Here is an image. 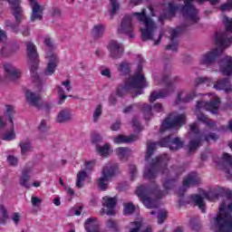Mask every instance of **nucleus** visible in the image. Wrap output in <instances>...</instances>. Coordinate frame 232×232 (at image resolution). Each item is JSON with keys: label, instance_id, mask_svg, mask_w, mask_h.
I'll return each mask as SVG.
<instances>
[{"label": "nucleus", "instance_id": "obj_1", "mask_svg": "<svg viewBox=\"0 0 232 232\" xmlns=\"http://www.w3.org/2000/svg\"><path fill=\"white\" fill-rule=\"evenodd\" d=\"M218 106H220V98H215L209 102H197L195 115L198 121H199V122H203V124H206V126L210 128V130L217 128V122L206 116V114L200 111V110H206V111H210V113H213V115H218Z\"/></svg>", "mask_w": 232, "mask_h": 232}, {"label": "nucleus", "instance_id": "obj_2", "mask_svg": "<svg viewBox=\"0 0 232 232\" xmlns=\"http://www.w3.org/2000/svg\"><path fill=\"white\" fill-rule=\"evenodd\" d=\"M164 193H166V191L160 190L157 184H153L152 187L140 185L136 188L138 198H140V202H142L148 209H155V208H158L157 200L151 198V197L154 196L155 198H162Z\"/></svg>", "mask_w": 232, "mask_h": 232}, {"label": "nucleus", "instance_id": "obj_3", "mask_svg": "<svg viewBox=\"0 0 232 232\" xmlns=\"http://www.w3.org/2000/svg\"><path fill=\"white\" fill-rule=\"evenodd\" d=\"M168 162H169V155L162 154L152 160L148 169L144 170L143 177L148 180H153L157 178L159 171H168Z\"/></svg>", "mask_w": 232, "mask_h": 232}, {"label": "nucleus", "instance_id": "obj_4", "mask_svg": "<svg viewBox=\"0 0 232 232\" xmlns=\"http://www.w3.org/2000/svg\"><path fill=\"white\" fill-rule=\"evenodd\" d=\"M179 82H180V77L175 76L173 78H169V74H165L160 82V84L165 85V89L160 92H152L150 96V102H155L158 99H164L169 95H171V93L175 92L173 84H177Z\"/></svg>", "mask_w": 232, "mask_h": 232}, {"label": "nucleus", "instance_id": "obj_5", "mask_svg": "<svg viewBox=\"0 0 232 232\" xmlns=\"http://www.w3.org/2000/svg\"><path fill=\"white\" fill-rule=\"evenodd\" d=\"M140 23H143L145 28L140 29L142 41H153L155 34V22L146 14V9H142L140 13H133Z\"/></svg>", "mask_w": 232, "mask_h": 232}, {"label": "nucleus", "instance_id": "obj_6", "mask_svg": "<svg viewBox=\"0 0 232 232\" xmlns=\"http://www.w3.org/2000/svg\"><path fill=\"white\" fill-rule=\"evenodd\" d=\"M217 232H232V215L226 211V203L222 202L219 207V213L214 218Z\"/></svg>", "mask_w": 232, "mask_h": 232}, {"label": "nucleus", "instance_id": "obj_7", "mask_svg": "<svg viewBox=\"0 0 232 232\" xmlns=\"http://www.w3.org/2000/svg\"><path fill=\"white\" fill-rule=\"evenodd\" d=\"M27 46V57L31 63L30 72L33 82H41L37 70L39 69V53H37V48L32 42L26 43Z\"/></svg>", "mask_w": 232, "mask_h": 232}, {"label": "nucleus", "instance_id": "obj_8", "mask_svg": "<svg viewBox=\"0 0 232 232\" xmlns=\"http://www.w3.org/2000/svg\"><path fill=\"white\" fill-rule=\"evenodd\" d=\"M184 121H186V115H174L170 113L161 123L160 132L164 133L168 130H173V128H177L178 126H184Z\"/></svg>", "mask_w": 232, "mask_h": 232}, {"label": "nucleus", "instance_id": "obj_9", "mask_svg": "<svg viewBox=\"0 0 232 232\" xmlns=\"http://www.w3.org/2000/svg\"><path fill=\"white\" fill-rule=\"evenodd\" d=\"M190 131L188 132L189 135H193L194 140H189L188 148V153H193L197 151L202 143V133L200 132V129L197 123H192L189 125Z\"/></svg>", "mask_w": 232, "mask_h": 232}, {"label": "nucleus", "instance_id": "obj_10", "mask_svg": "<svg viewBox=\"0 0 232 232\" xmlns=\"http://www.w3.org/2000/svg\"><path fill=\"white\" fill-rule=\"evenodd\" d=\"M158 144L161 148H169L170 151H179L184 148V140L179 137L173 138L171 135L162 138Z\"/></svg>", "mask_w": 232, "mask_h": 232}, {"label": "nucleus", "instance_id": "obj_11", "mask_svg": "<svg viewBox=\"0 0 232 232\" xmlns=\"http://www.w3.org/2000/svg\"><path fill=\"white\" fill-rule=\"evenodd\" d=\"M186 30V25H179L172 30L170 34V43L166 45L165 50H171L172 52H177L179 50V41L177 37L182 34Z\"/></svg>", "mask_w": 232, "mask_h": 232}, {"label": "nucleus", "instance_id": "obj_12", "mask_svg": "<svg viewBox=\"0 0 232 232\" xmlns=\"http://www.w3.org/2000/svg\"><path fill=\"white\" fill-rule=\"evenodd\" d=\"M6 113L8 117V121L11 125L10 131L1 136L2 140H14L15 139V132L14 131V106L7 105L6 106Z\"/></svg>", "mask_w": 232, "mask_h": 232}, {"label": "nucleus", "instance_id": "obj_13", "mask_svg": "<svg viewBox=\"0 0 232 232\" xmlns=\"http://www.w3.org/2000/svg\"><path fill=\"white\" fill-rule=\"evenodd\" d=\"M127 86L131 90V88H139L140 90H143L146 88V78L144 74L134 73L133 76H130L127 81Z\"/></svg>", "mask_w": 232, "mask_h": 232}, {"label": "nucleus", "instance_id": "obj_14", "mask_svg": "<svg viewBox=\"0 0 232 232\" xmlns=\"http://www.w3.org/2000/svg\"><path fill=\"white\" fill-rule=\"evenodd\" d=\"M107 48L112 59H121L124 53V47L116 40H111Z\"/></svg>", "mask_w": 232, "mask_h": 232}, {"label": "nucleus", "instance_id": "obj_15", "mask_svg": "<svg viewBox=\"0 0 232 232\" xmlns=\"http://www.w3.org/2000/svg\"><path fill=\"white\" fill-rule=\"evenodd\" d=\"M119 34H127L130 39L135 37L133 34V24H131V16L125 15L121 21V28L118 29Z\"/></svg>", "mask_w": 232, "mask_h": 232}, {"label": "nucleus", "instance_id": "obj_16", "mask_svg": "<svg viewBox=\"0 0 232 232\" xmlns=\"http://www.w3.org/2000/svg\"><path fill=\"white\" fill-rule=\"evenodd\" d=\"M119 173V164L117 163H107L102 171V177L108 180H111L113 177H117Z\"/></svg>", "mask_w": 232, "mask_h": 232}, {"label": "nucleus", "instance_id": "obj_17", "mask_svg": "<svg viewBox=\"0 0 232 232\" xmlns=\"http://www.w3.org/2000/svg\"><path fill=\"white\" fill-rule=\"evenodd\" d=\"M45 58L49 59V62L44 71V75L46 76L53 75L59 64V57H57V54L52 53L50 55H46Z\"/></svg>", "mask_w": 232, "mask_h": 232}, {"label": "nucleus", "instance_id": "obj_18", "mask_svg": "<svg viewBox=\"0 0 232 232\" xmlns=\"http://www.w3.org/2000/svg\"><path fill=\"white\" fill-rule=\"evenodd\" d=\"M4 70L5 72V77L10 81H17V79H21V75H23L21 70L12 65V63L4 64Z\"/></svg>", "mask_w": 232, "mask_h": 232}, {"label": "nucleus", "instance_id": "obj_19", "mask_svg": "<svg viewBox=\"0 0 232 232\" xmlns=\"http://www.w3.org/2000/svg\"><path fill=\"white\" fill-rule=\"evenodd\" d=\"M219 71L222 75L229 77L232 75V56H226L218 62Z\"/></svg>", "mask_w": 232, "mask_h": 232}, {"label": "nucleus", "instance_id": "obj_20", "mask_svg": "<svg viewBox=\"0 0 232 232\" xmlns=\"http://www.w3.org/2000/svg\"><path fill=\"white\" fill-rule=\"evenodd\" d=\"M29 5L32 7V23L43 20V7L37 3V0H29Z\"/></svg>", "mask_w": 232, "mask_h": 232}, {"label": "nucleus", "instance_id": "obj_21", "mask_svg": "<svg viewBox=\"0 0 232 232\" xmlns=\"http://www.w3.org/2000/svg\"><path fill=\"white\" fill-rule=\"evenodd\" d=\"M102 207L107 208L106 215L111 217L115 215V206H117V198H110V196H105L102 198Z\"/></svg>", "mask_w": 232, "mask_h": 232}, {"label": "nucleus", "instance_id": "obj_22", "mask_svg": "<svg viewBox=\"0 0 232 232\" xmlns=\"http://www.w3.org/2000/svg\"><path fill=\"white\" fill-rule=\"evenodd\" d=\"M219 55L220 52L218 51V49H212L210 52H208L202 56L200 63L201 64H206L207 66H209V64H213V62L218 59Z\"/></svg>", "mask_w": 232, "mask_h": 232}, {"label": "nucleus", "instance_id": "obj_23", "mask_svg": "<svg viewBox=\"0 0 232 232\" xmlns=\"http://www.w3.org/2000/svg\"><path fill=\"white\" fill-rule=\"evenodd\" d=\"M199 182H200V178H198V174H197V172H190L183 179V188H189L191 186H198Z\"/></svg>", "mask_w": 232, "mask_h": 232}, {"label": "nucleus", "instance_id": "obj_24", "mask_svg": "<svg viewBox=\"0 0 232 232\" xmlns=\"http://www.w3.org/2000/svg\"><path fill=\"white\" fill-rule=\"evenodd\" d=\"M186 171V169L184 167H179V170L176 174V177L174 179H167L163 183V188L165 191H169L172 188H175V184H177V180H179V177L182 175Z\"/></svg>", "mask_w": 232, "mask_h": 232}, {"label": "nucleus", "instance_id": "obj_25", "mask_svg": "<svg viewBox=\"0 0 232 232\" xmlns=\"http://www.w3.org/2000/svg\"><path fill=\"white\" fill-rule=\"evenodd\" d=\"M214 88L216 90H224L226 93H229V92H232L231 82L229 81V78H223L218 80L216 82V84L214 85Z\"/></svg>", "mask_w": 232, "mask_h": 232}, {"label": "nucleus", "instance_id": "obj_26", "mask_svg": "<svg viewBox=\"0 0 232 232\" xmlns=\"http://www.w3.org/2000/svg\"><path fill=\"white\" fill-rule=\"evenodd\" d=\"M84 228L87 232H99V221L97 218H89L84 223Z\"/></svg>", "mask_w": 232, "mask_h": 232}, {"label": "nucleus", "instance_id": "obj_27", "mask_svg": "<svg viewBox=\"0 0 232 232\" xmlns=\"http://www.w3.org/2000/svg\"><path fill=\"white\" fill-rule=\"evenodd\" d=\"M25 98L27 102L35 108H39L41 105L39 102L41 101V95L36 94L35 92H32L31 91H26Z\"/></svg>", "mask_w": 232, "mask_h": 232}, {"label": "nucleus", "instance_id": "obj_28", "mask_svg": "<svg viewBox=\"0 0 232 232\" xmlns=\"http://www.w3.org/2000/svg\"><path fill=\"white\" fill-rule=\"evenodd\" d=\"M135 140H139V136L135 134H130V136L121 134L114 138L115 144L135 142Z\"/></svg>", "mask_w": 232, "mask_h": 232}, {"label": "nucleus", "instance_id": "obj_29", "mask_svg": "<svg viewBox=\"0 0 232 232\" xmlns=\"http://www.w3.org/2000/svg\"><path fill=\"white\" fill-rule=\"evenodd\" d=\"M32 171L31 168H25L22 170V177L20 178V185L26 189H30V184H28V180H30V172Z\"/></svg>", "mask_w": 232, "mask_h": 232}, {"label": "nucleus", "instance_id": "obj_30", "mask_svg": "<svg viewBox=\"0 0 232 232\" xmlns=\"http://www.w3.org/2000/svg\"><path fill=\"white\" fill-rule=\"evenodd\" d=\"M182 93H184V92H178L176 98V104H180V102H191V101H193V99L197 97V93H195V92L188 93L187 96L184 98H182Z\"/></svg>", "mask_w": 232, "mask_h": 232}, {"label": "nucleus", "instance_id": "obj_31", "mask_svg": "<svg viewBox=\"0 0 232 232\" xmlns=\"http://www.w3.org/2000/svg\"><path fill=\"white\" fill-rule=\"evenodd\" d=\"M106 30V27L102 24H99L93 26L92 30V37L94 39H101L104 35V32Z\"/></svg>", "mask_w": 232, "mask_h": 232}, {"label": "nucleus", "instance_id": "obj_32", "mask_svg": "<svg viewBox=\"0 0 232 232\" xmlns=\"http://www.w3.org/2000/svg\"><path fill=\"white\" fill-rule=\"evenodd\" d=\"M131 150L126 147H120L116 149V155L121 160H128V157Z\"/></svg>", "mask_w": 232, "mask_h": 232}, {"label": "nucleus", "instance_id": "obj_33", "mask_svg": "<svg viewBox=\"0 0 232 232\" xmlns=\"http://www.w3.org/2000/svg\"><path fill=\"white\" fill-rule=\"evenodd\" d=\"M192 200L195 203V206H198L201 209L202 213H206V204L204 203V198L199 194L192 195Z\"/></svg>", "mask_w": 232, "mask_h": 232}, {"label": "nucleus", "instance_id": "obj_34", "mask_svg": "<svg viewBox=\"0 0 232 232\" xmlns=\"http://www.w3.org/2000/svg\"><path fill=\"white\" fill-rule=\"evenodd\" d=\"M151 110H153V107H151V105L146 103L142 105L141 111L144 115L145 121H150L153 117Z\"/></svg>", "mask_w": 232, "mask_h": 232}, {"label": "nucleus", "instance_id": "obj_35", "mask_svg": "<svg viewBox=\"0 0 232 232\" xmlns=\"http://www.w3.org/2000/svg\"><path fill=\"white\" fill-rule=\"evenodd\" d=\"M71 115H70V111L69 110H63L61 111L58 113V116L56 118V122H66L67 121H70Z\"/></svg>", "mask_w": 232, "mask_h": 232}, {"label": "nucleus", "instance_id": "obj_36", "mask_svg": "<svg viewBox=\"0 0 232 232\" xmlns=\"http://www.w3.org/2000/svg\"><path fill=\"white\" fill-rule=\"evenodd\" d=\"M96 150L102 157H108L111 147L110 146V143H106L104 146H97Z\"/></svg>", "mask_w": 232, "mask_h": 232}, {"label": "nucleus", "instance_id": "obj_37", "mask_svg": "<svg viewBox=\"0 0 232 232\" xmlns=\"http://www.w3.org/2000/svg\"><path fill=\"white\" fill-rule=\"evenodd\" d=\"M155 148H157V144L155 142H147V153L145 156V160H150V159H151L155 151Z\"/></svg>", "mask_w": 232, "mask_h": 232}, {"label": "nucleus", "instance_id": "obj_38", "mask_svg": "<svg viewBox=\"0 0 232 232\" xmlns=\"http://www.w3.org/2000/svg\"><path fill=\"white\" fill-rule=\"evenodd\" d=\"M86 177H88V173H86V170H80L77 174V181H76V188H82V182L86 179Z\"/></svg>", "mask_w": 232, "mask_h": 232}, {"label": "nucleus", "instance_id": "obj_39", "mask_svg": "<svg viewBox=\"0 0 232 232\" xmlns=\"http://www.w3.org/2000/svg\"><path fill=\"white\" fill-rule=\"evenodd\" d=\"M169 6V17H175L177 15V12L180 10V6L179 5H175L172 2L168 4Z\"/></svg>", "mask_w": 232, "mask_h": 232}, {"label": "nucleus", "instance_id": "obj_40", "mask_svg": "<svg viewBox=\"0 0 232 232\" xmlns=\"http://www.w3.org/2000/svg\"><path fill=\"white\" fill-rule=\"evenodd\" d=\"M20 148H21V154L24 155V154L28 153V151H31L32 143L28 140L26 141H21Z\"/></svg>", "mask_w": 232, "mask_h": 232}, {"label": "nucleus", "instance_id": "obj_41", "mask_svg": "<svg viewBox=\"0 0 232 232\" xmlns=\"http://www.w3.org/2000/svg\"><path fill=\"white\" fill-rule=\"evenodd\" d=\"M118 72H120L121 75H128L130 73V63L121 62L118 66Z\"/></svg>", "mask_w": 232, "mask_h": 232}, {"label": "nucleus", "instance_id": "obj_42", "mask_svg": "<svg viewBox=\"0 0 232 232\" xmlns=\"http://www.w3.org/2000/svg\"><path fill=\"white\" fill-rule=\"evenodd\" d=\"M108 180L110 179H108L107 178H104V176L99 179L98 188L99 189H101V191H106V189H108Z\"/></svg>", "mask_w": 232, "mask_h": 232}, {"label": "nucleus", "instance_id": "obj_43", "mask_svg": "<svg viewBox=\"0 0 232 232\" xmlns=\"http://www.w3.org/2000/svg\"><path fill=\"white\" fill-rule=\"evenodd\" d=\"M130 86H128V82H126L124 85H120L118 86L117 90H116V94L118 95V97H123L124 93L126 92H129Z\"/></svg>", "mask_w": 232, "mask_h": 232}, {"label": "nucleus", "instance_id": "obj_44", "mask_svg": "<svg viewBox=\"0 0 232 232\" xmlns=\"http://www.w3.org/2000/svg\"><path fill=\"white\" fill-rule=\"evenodd\" d=\"M135 213V205L133 203H124L123 215H132Z\"/></svg>", "mask_w": 232, "mask_h": 232}, {"label": "nucleus", "instance_id": "obj_45", "mask_svg": "<svg viewBox=\"0 0 232 232\" xmlns=\"http://www.w3.org/2000/svg\"><path fill=\"white\" fill-rule=\"evenodd\" d=\"M57 90L59 95L58 104H63L64 101L68 99V95L64 94V90L59 85L57 86Z\"/></svg>", "mask_w": 232, "mask_h": 232}, {"label": "nucleus", "instance_id": "obj_46", "mask_svg": "<svg viewBox=\"0 0 232 232\" xmlns=\"http://www.w3.org/2000/svg\"><path fill=\"white\" fill-rule=\"evenodd\" d=\"M204 140H205V142H208V144H209V142H211V140L213 142H217V140H218V134H217L215 132H210L204 136Z\"/></svg>", "mask_w": 232, "mask_h": 232}, {"label": "nucleus", "instance_id": "obj_47", "mask_svg": "<svg viewBox=\"0 0 232 232\" xmlns=\"http://www.w3.org/2000/svg\"><path fill=\"white\" fill-rule=\"evenodd\" d=\"M223 24L225 25L226 32H230V34H232V18L224 16Z\"/></svg>", "mask_w": 232, "mask_h": 232}, {"label": "nucleus", "instance_id": "obj_48", "mask_svg": "<svg viewBox=\"0 0 232 232\" xmlns=\"http://www.w3.org/2000/svg\"><path fill=\"white\" fill-rule=\"evenodd\" d=\"M167 218H168L167 210H160L158 212V224H164Z\"/></svg>", "mask_w": 232, "mask_h": 232}, {"label": "nucleus", "instance_id": "obj_49", "mask_svg": "<svg viewBox=\"0 0 232 232\" xmlns=\"http://www.w3.org/2000/svg\"><path fill=\"white\" fill-rule=\"evenodd\" d=\"M131 228L130 232H140L142 227V221L130 222Z\"/></svg>", "mask_w": 232, "mask_h": 232}, {"label": "nucleus", "instance_id": "obj_50", "mask_svg": "<svg viewBox=\"0 0 232 232\" xmlns=\"http://www.w3.org/2000/svg\"><path fill=\"white\" fill-rule=\"evenodd\" d=\"M189 224L193 231H200V221L198 218H191Z\"/></svg>", "mask_w": 232, "mask_h": 232}, {"label": "nucleus", "instance_id": "obj_51", "mask_svg": "<svg viewBox=\"0 0 232 232\" xmlns=\"http://www.w3.org/2000/svg\"><path fill=\"white\" fill-rule=\"evenodd\" d=\"M111 15H115L119 8H121V4H119V0H111Z\"/></svg>", "mask_w": 232, "mask_h": 232}, {"label": "nucleus", "instance_id": "obj_52", "mask_svg": "<svg viewBox=\"0 0 232 232\" xmlns=\"http://www.w3.org/2000/svg\"><path fill=\"white\" fill-rule=\"evenodd\" d=\"M101 115H102V105L99 104L93 113V122H97L101 117Z\"/></svg>", "mask_w": 232, "mask_h": 232}, {"label": "nucleus", "instance_id": "obj_53", "mask_svg": "<svg viewBox=\"0 0 232 232\" xmlns=\"http://www.w3.org/2000/svg\"><path fill=\"white\" fill-rule=\"evenodd\" d=\"M218 193H213V192H204L203 197L204 198H207V200H215L218 198Z\"/></svg>", "mask_w": 232, "mask_h": 232}, {"label": "nucleus", "instance_id": "obj_54", "mask_svg": "<svg viewBox=\"0 0 232 232\" xmlns=\"http://www.w3.org/2000/svg\"><path fill=\"white\" fill-rule=\"evenodd\" d=\"M231 2H227L226 4H223L220 5L221 12H231L232 10V0Z\"/></svg>", "mask_w": 232, "mask_h": 232}, {"label": "nucleus", "instance_id": "obj_55", "mask_svg": "<svg viewBox=\"0 0 232 232\" xmlns=\"http://www.w3.org/2000/svg\"><path fill=\"white\" fill-rule=\"evenodd\" d=\"M135 108H140V105L138 103L130 104L123 109V113H131Z\"/></svg>", "mask_w": 232, "mask_h": 232}, {"label": "nucleus", "instance_id": "obj_56", "mask_svg": "<svg viewBox=\"0 0 232 232\" xmlns=\"http://www.w3.org/2000/svg\"><path fill=\"white\" fill-rule=\"evenodd\" d=\"M129 171L130 175V180H135V175H137V167L135 165H130Z\"/></svg>", "mask_w": 232, "mask_h": 232}, {"label": "nucleus", "instance_id": "obj_57", "mask_svg": "<svg viewBox=\"0 0 232 232\" xmlns=\"http://www.w3.org/2000/svg\"><path fill=\"white\" fill-rule=\"evenodd\" d=\"M106 226L109 229H113V231H117V222L113 219H109L106 223Z\"/></svg>", "mask_w": 232, "mask_h": 232}, {"label": "nucleus", "instance_id": "obj_58", "mask_svg": "<svg viewBox=\"0 0 232 232\" xmlns=\"http://www.w3.org/2000/svg\"><path fill=\"white\" fill-rule=\"evenodd\" d=\"M92 144H99V142H102V137L101 134L94 133L92 135Z\"/></svg>", "mask_w": 232, "mask_h": 232}, {"label": "nucleus", "instance_id": "obj_59", "mask_svg": "<svg viewBox=\"0 0 232 232\" xmlns=\"http://www.w3.org/2000/svg\"><path fill=\"white\" fill-rule=\"evenodd\" d=\"M170 18H171V16H169L168 14V13H161V14H160V15L158 17V21L160 23H161V24H164V21L170 19Z\"/></svg>", "mask_w": 232, "mask_h": 232}, {"label": "nucleus", "instance_id": "obj_60", "mask_svg": "<svg viewBox=\"0 0 232 232\" xmlns=\"http://www.w3.org/2000/svg\"><path fill=\"white\" fill-rule=\"evenodd\" d=\"M132 127L135 128L137 131H140V130H142V126L140 125V122L139 121V120H137V118L132 119Z\"/></svg>", "mask_w": 232, "mask_h": 232}, {"label": "nucleus", "instance_id": "obj_61", "mask_svg": "<svg viewBox=\"0 0 232 232\" xmlns=\"http://www.w3.org/2000/svg\"><path fill=\"white\" fill-rule=\"evenodd\" d=\"M206 82H209V78L198 77L196 79V86H198V84H206Z\"/></svg>", "mask_w": 232, "mask_h": 232}, {"label": "nucleus", "instance_id": "obj_62", "mask_svg": "<svg viewBox=\"0 0 232 232\" xmlns=\"http://www.w3.org/2000/svg\"><path fill=\"white\" fill-rule=\"evenodd\" d=\"M222 159L223 160H226V162L229 164V166H232V157L231 155H229V153L225 152L222 156Z\"/></svg>", "mask_w": 232, "mask_h": 232}, {"label": "nucleus", "instance_id": "obj_63", "mask_svg": "<svg viewBox=\"0 0 232 232\" xmlns=\"http://www.w3.org/2000/svg\"><path fill=\"white\" fill-rule=\"evenodd\" d=\"M111 130L112 131H119L121 130V121H116L111 126Z\"/></svg>", "mask_w": 232, "mask_h": 232}, {"label": "nucleus", "instance_id": "obj_64", "mask_svg": "<svg viewBox=\"0 0 232 232\" xmlns=\"http://www.w3.org/2000/svg\"><path fill=\"white\" fill-rule=\"evenodd\" d=\"M7 162L11 166H17V158L14 157V156H8Z\"/></svg>", "mask_w": 232, "mask_h": 232}]
</instances>
